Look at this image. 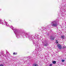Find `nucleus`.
<instances>
[{
	"label": "nucleus",
	"instance_id": "obj_1",
	"mask_svg": "<svg viewBox=\"0 0 66 66\" xmlns=\"http://www.w3.org/2000/svg\"><path fill=\"white\" fill-rule=\"evenodd\" d=\"M10 28H11V29H12V30L14 31V32L15 34L16 35V37L17 38H19V37H20V36H19V34H20V31H19L18 30L16 29H15V28L13 27L12 26H10Z\"/></svg>",
	"mask_w": 66,
	"mask_h": 66
},
{
	"label": "nucleus",
	"instance_id": "obj_2",
	"mask_svg": "<svg viewBox=\"0 0 66 66\" xmlns=\"http://www.w3.org/2000/svg\"><path fill=\"white\" fill-rule=\"evenodd\" d=\"M24 35L26 36V37H28L30 40L33 41V36L30 35L29 33L25 32Z\"/></svg>",
	"mask_w": 66,
	"mask_h": 66
},
{
	"label": "nucleus",
	"instance_id": "obj_3",
	"mask_svg": "<svg viewBox=\"0 0 66 66\" xmlns=\"http://www.w3.org/2000/svg\"><path fill=\"white\" fill-rule=\"evenodd\" d=\"M51 24L52 27H57V24L56 23V21H55L52 22L51 23Z\"/></svg>",
	"mask_w": 66,
	"mask_h": 66
},
{
	"label": "nucleus",
	"instance_id": "obj_4",
	"mask_svg": "<svg viewBox=\"0 0 66 66\" xmlns=\"http://www.w3.org/2000/svg\"><path fill=\"white\" fill-rule=\"evenodd\" d=\"M57 46L59 49L61 50L62 48V46H61L60 44H57Z\"/></svg>",
	"mask_w": 66,
	"mask_h": 66
},
{
	"label": "nucleus",
	"instance_id": "obj_5",
	"mask_svg": "<svg viewBox=\"0 0 66 66\" xmlns=\"http://www.w3.org/2000/svg\"><path fill=\"white\" fill-rule=\"evenodd\" d=\"M48 44L47 43H45V44H44V46H48Z\"/></svg>",
	"mask_w": 66,
	"mask_h": 66
},
{
	"label": "nucleus",
	"instance_id": "obj_6",
	"mask_svg": "<svg viewBox=\"0 0 66 66\" xmlns=\"http://www.w3.org/2000/svg\"><path fill=\"white\" fill-rule=\"evenodd\" d=\"M5 25H6L7 26V27H10V26L9 25V24H7L6 22H5Z\"/></svg>",
	"mask_w": 66,
	"mask_h": 66
},
{
	"label": "nucleus",
	"instance_id": "obj_7",
	"mask_svg": "<svg viewBox=\"0 0 66 66\" xmlns=\"http://www.w3.org/2000/svg\"><path fill=\"white\" fill-rule=\"evenodd\" d=\"M0 23L1 24H2L3 25H4V24L3 23V22H2V21L0 19Z\"/></svg>",
	"mask_w": 66,
	"mask_h": 66
},
{
	"label": "nucleus",
	"instance_id": "obj_8",
	"mask_svg": "<svg viewBox=\"0 0 66 66\" xmlns=\"http://www.w3.org/2000/svg\"><path fill=\"white\" fill-rule=\"evenodd\" d=\"M33 66H38V65H37V64L35 63H34L33 64Z\"/></svg>",
	"mask_w": 66,
	"mask_h": 66
},
{
	"label": "nucleus",
	"instance_id": "obj_9",
	"mask_svg": "<svg viewBox=\"0 0 66 66\" xmlns=\"http://www.w3.org/2000/svg\"><path fill=\"white\" fill-rule=\"evenodd\" d=\"M53 63L54 64H56V61H53Z\"/></svg>",
	"mask_w": 66,
	"mask_h": 66
},
{
	"label": "nucleus",
	"instance_id": "obj_10",
	"mask_svg": "<svg viewBox=\"0 0 66 66\" xmlns=\"http://www.w3.org/2000/svg\"><path fill=\"white\" fill-rule=\"evenodd\" d=\"M13 55H16V54H17V53H13Z\"/></svg>",
	"mask_w": 66,
	"mask_h": 66
},
{
	"label": "nucleus",
	"instance_id": "obj_11",
	"mask_svg": "<svg viewBox=\"0 0 66 66\" xmlns=\"http://www.w3.org/2000/svg\"><path fill=\"white\" fill-rule=\"evenodd\" d=\"M62 48L63 49H64V48H66V46H63V47Z\"/></svg>",
	"mask_w": 66,
	"mask_h": 66
},
{
	"label": "nucleus",
	"instance_id": "obj_12",
	"mask_svg": "<svg viewBox=\"0 0 66 66\" xmlns=\"http://www.w3.org/2000/svg\"><path fill=\"white\" fill-rule=\"evenodd\" d=\"M51 39H52V40H53L54 39V38H52V37H51Z\"/></svg>",
	"mask_w": 66,
	"mask_h": 66
},
{
	"label": "nucleus",
	"instance_id": "obj_13",
	"mask_svg": "<svg viewBox=\"0 0 66 66\" xmlns=\"http://www.w3.org/2000/svg\"><path fill=\"white\" fill-rule=\"evenodd\" d=\"M6 54H9V53L7 52V51L6 52Z\"/></svg>",
	"mask_w": 66,
	"mask_h": 66
},
{
	"label": "nucleus",
	"instance_id": "obj_14",
	"mask_svg": "<svg viewBox=\"0 0 66 66\" xmlns=\"http://www.w3.org/2000/svg\"><path fill=\"white\" fill-rule=\"evenodd\" d=\"M64 61H65V60H62V62H64Z\"/></svg>",
	"mask_w": 66,
	"mask_h": 66
},
{
	"label": "nucleus",
	"instance_id": "obj_15",
	"mask_svg": "<svg viewBox=\"0 0 66 66\" xmlns=\"http://www.w3.org/2000/svg\"><path fill=\"white\" fill-rule=\"evenodd\" d=\"M50 66H52V64H50Z\"/></svg>",
	"mask_w": 66,
	"mask_h": 66
},
{
	"label": "nucleus",
	"instance_id": "obj_16",
	"mask_svg": "<svg viewBox=\"0 0 66 66\" xmlns=\"http://www.w3.org/2000/svg\"><path fill=\"white\" fill-rule=\"evenodd\" d=\"M64 36H61V37H62V38H64Z\"/></svg>",
	"mask_w": 66,
	"mask_h": 66
},
{
	"label": "nucleus",
	"instance_id": "obj_17",
	"mask_svg": "<svg viewBox=\"0 0 66 66\" xmlns=\"http://www.w3.org/2000/svg\"><path fill=\"white\" fill-rule=\"evenodd\" d=\"M0 66H4V65L3 64H1Z\"/></svg>",
	"mask_w": 66,
	"mask_h": 66
},
{
	"label": "nucleus",
	"instance_id": "obj_18",
	"mask_svg": "<svg viewBox=\"0 0 66 66\" xmlns=\"http://www.w3.org/2000/svg\"><path fill=\"white\" fill-rule=\"evenodd\" d=\"M56 43L57 44H58V42H57L58 41H57V40H56Z\"/></svg>",
	"mask_w": 66,
	"mask_h": 66
},
{
	"label": "nucleus",
	"instance_id": "obj_19",
	"mask_svg": "<svg viewBox=\"0 0 66 66\" xmlns=\"http://www.w3.org/2000/svg\"><path fill=\"white\" fill-rule=\"evenodd\" d=\"M33 44H35V42H33Z\"/></svg>",
	"mask_w": 66,
	"mask_h": 66
},
{
	"label": "nucleus",
	"instance_id": "obj_20",
	"mask_svg": "<svg viewBox=\"0 0 66 66\" xmlns=\"http://www.w3.org/2000/svg\"><path fill=\"white\" fill-rule=\"evenodd\" d=\"M45 30H46V29H44Z\"/></svg>",
	"mask_w": 66,
	"mask_h": 66
},
{
	"label": "nucleus",
	"instance_id": "obj_21",
	"mask_svg": "<svg viewBox=\"0 0 66 66\" xmlns=\"http://www.w3.org/2000/svg\"><path fill=\"white\" fill-rule=\"evenodd\" d=\"M5 56H6V55H5Z\"/></svg>",
	"mask_w": 66,
	"mask_h": 66
}]
</instances>
